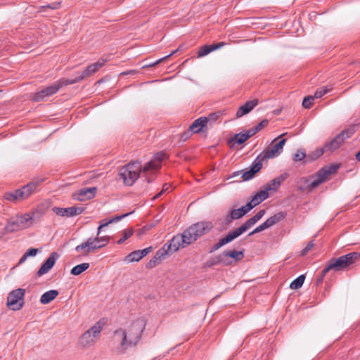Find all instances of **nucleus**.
<instances>
[{
  "label": "nucleus",
  "mask_w": 360,
  "mask_h": 360,
  "mask_svg": "<svg viewBox=\"0 0 360 360\" xmlns=\"http://www.w3.org/2000/svg\"><path fill=\"white\" fill-rule=\"evenodd\" d=\"M146 322L144 318L141 317L131 322L126 330L119 329L114 333L115 341L120 343L117 347L119 353H124L125 350L135 347L140 340Z\"/></svg>",
  "instance_id": "1"
},
{
  "label": "nucleus",
  "mask_w": 360,
  "mask_h": 360,
  "mask_svg": "<svg viewBox=\"0 0 360 360\" xmlns=\"http://www.w3.org/2000/svg\"><path fill=\"white\" fill-rule=\"evenodd\" d=\"M131 213L132 212H129L120 216H117L112 217L108 221H106L105 219L102 220L101 221L100 226L98 227L96 237L89 238L86 240L77 245L75 248V250L78 252H80L82 255H87L91 252H94L97 250L105 247L108 243L110 237L108 236H99L101 229L108 226L110 224L119 221Z\"/></svg>",
  "instance_id": "2"
},
{
  "label": "nucleus",
  "mask_w": 360,
  "mask_h": 360,
  "mask_svg": "<svg viewBox=\"0 0 360 360\" xmlns=\"http://www.w3.org/2000/svg\"><path fill=\"white\" fill-rule=\"evenodd\" d=\"M359 256V254L356 252H351L337 259L330 260L328 265L323 270L322 275L324 276L330 270L335 271L344 270L353 264L358 259Z\"/></svg>",
  "instance_id": "3"
},
{
  "label": "nucleus",
  "mask_w": 360,
  "mask_h": 360,
  "mask_svg": "<svg viewBox=\"0 0 360 360\" xmlns=\"http://www.w3.org/2000/svg\"><path fill=\"white\" fill-rule=\"evenodd\" d=\"M141 163L139 162H130L123 166L119 172V176L122 179L124 184L131 186L138 179L140 175Z\"/></svg>",
  "instance_id": "4"
},
{
  "label": "nucleus",
  "mask_w": 360,
  "mask_h": 360,
  "mask_svg": "<svg viewBox=\"0 0 360 360\" xmlns=\"http://www.w3.org/2000/svg\"><path fill=\"white\" fill-rule=\"evenodd\" d=\"M103 326L104 323L101 321L96 322L81 335L79 345L83 348H89L94 346L100 336Z\"/></svg>",
  "instance_id": "5"
},
{
  "label": "nucleus",
  "mask_w": 360,
  "mask_h": 360,
  "mask_svg": "<svg viewBox=\"0 0 360 360\" xmlns=\"http://www.w3.org/2000/svg\"><path fill=\"white\" fill-rule=\"evenodd\" d=\"M35 214V212H32V214L26 213L11 218L6 226V230L10 232H13L30 227L34 221Z\"/></svg>",
  "instance_id": "6"
},
{
  "label": "nucleus",
  "mask_w": 360,
  "mask_h": 360,
  "mask_svg": "<svg viewBox=\"0 0 360 360\" xmlns=\"http://www.w3.org/2000/svg\"><path fill=\"white\" fill-rule=\"evenodd\" d=\"M75 80H70L69 79H61L49 86H47L32 96V100L35 102H39L44 100L46 98L49 97L56 93L65 85L75 84Z\"/></svg>",
  "instance_id": "7"
},
{
  "label": "nucleus",
  "mask_w": 360,
  "mask_h": 360,
  "mask_svg": "<svg viewBox=\"0 0 360 360\" xmlns=\"http://www.w3.org/2000/svg\"><path fill=\"white\" fill-rule=\"evenodd\" d=\"M338 168L339 166L337 165H330L329 166L324 167L321 168L317 172L316 176L313 177L314 179L312 181L305 179L304 182L307 184V186L310 190H312L328 180L329 176L335 172Z\"/></svg>",
  "instance_id": "8"
},
{
  "label": "nucleus",
  "mask_w": 360,
  "mask_h": 360,
  "mask_svg": "<svg viewBox=\"0 0 360 360\" xmlns=\"http://www.w3.org/2000/svg\"><path fill=\"white\" fill-rule=\"evenodd\" d=\"M286 134V133L281 134L278 138L275 139L271 144L262 152L257 157L262 161H266L269 159H271L278 156L283 151V146L285 144L286 139H283L279 141L278 143H275L276 141Z\"/></svg>",
  "instance_id": "9"
},
{
  "label": "nucleus",
  "mask_w": 360,
  "mask_h": 360,
  "mask_svg": "<svg viewBox=\"0 0 360 360\" xmlns=\"http://www.w3.org/2000/svg\"><path fill=\"white\" fill-rule=\"evenodd\" d=\"M192 228L188 226L183 231L181 234L176 235L173 237V247L176 249L184 248L196 241L198 238L195 234Z\"/></svg>",
  "instance_id": "10"
},
{
  "label": "nucleus",
  "mask_w": 360,
  "mask_h": 360,
  "mask_svg": "<svg viewBox=\"0 0 360 360\" xmlns=\"http://www.w3.org/2000/svg\"><path fill=\"white\" fill-rule=\"evenodd\" d=\"M25 290L18 288L11 291L7 297V306L13 311L20 310L24 304Z\"/></svg>",
  "instance_id": "11"
},
{
  "label": "nucleus",
  "mask_w": 360,
  "mask_h": 360,
  "mask_svg": "<svg viewBox=\"0 0 360 360\" xmlns=\"http://www.w3.org/2000/svg\"><path fill=\"white\" fill-rule=\"evenodd\" d=\"M251 210V206L245 205L240 208L233 209L224 217L221 221L223 226H229L233 220L238 219L245 216L248 212Z\"/></svg>",
  "instance_id": "12"
},
{
  "label": "nucleus",
  "mask_w": 360,
  "mask_h": 360,
  "mask_svg": "<svg viewBox=\"0 0 360 360\" xmlns=\"http://www.w3.org/2000/svg\"><path fill=\"white\" fill-rule=\"evenodd\" d=\"M354 133L352 129H346L342 131L339 135L335 136L328 145L325 146L326 148H328L330 150H335L338 149L344 141L349 138Z\"/></svg>",
  "instance_id": "13"
},
{
  "label": "nucleus",
  "mask_w": 360,
  "mask_h": 360,
  "mask_svg": "<svg viewBox=\"0 0 360 360\" xmlns=\"http://www.w3.org/2000/svg\"><path fill=\"white\" fill-rule=\"evenodd\" d=\"M244 257L243 251H225L219 256V261L226 265L231 264L229 259H233L235 262L241 260Z\"/></svg>",
  "instance_id": "14"
},
{
  "label": "nucleus",
  "mask_w": 360,
  "mask_h": 360,
  "mask_svg": "<svg viewBox=\"0 0 360 360\" xmlns=\"http://www.w3.org/2000/svg\"><path fill=\"white\" fill-rule=\"evenodd\" d=\"M191 227L192 228L191 231H193L199 238L212 229L213 224L209 221H202L191 225Z\"/></svg>",
  "instance_id": "15"
},
{
  "label": "nucleus",
  "mask_w": 360,
  "mask_h": 360,
  "mask_svg": "<svg viewBox=\"0 0 360 360\" xmlns=\"http://www.w3.org/2000/svg\"><path fill=\"white\" fill-rule=\"evenodd\" d=\"M52 210L58 216L73 217L82 214L84 209L82 207L72 206L67 208L54 207Z\"/></svg>",
  "instance_id": "16"
},
{
  "label": "nucleus",
  "mask_w": 360,
  "mask_h": 360,
  "mask_svg": "<svg viewBox=\"0 0 360 360\" xmlns=\"http://www.w3.org/2000/svg\"><path fill=\"white\" fill-rule=\"evenodd\" d=\"M265 210H261L255 216L247 220L240 226L235 229L239 235H242L243 233L247 231L248 229L252 228L261 218L264 215Z\"/></svg>",
  "instance_id": "17"
},
{
  "label": "nucleus",
  "mask_w": 360,
  "mask_h": 360,
  "mask_svg": "<svg viewBox=\"0 0 360 360\" xmlns=\"http://www.w3.org/2000/svg\"><path fill=\"white\" fill-rule=\"evenodd\" d=\"M96 188H84L79 190L72 195L75 200L78 201H85L93 198L96 193Z\"/></svg>",
  "instance_id": "18"
},
{
  "label": "nucleus",
  "mask_w": 360,
  "mask_h": 360,
  "mask_svg": "<svg viewBox=\"0 0 360 360\" xmlns=\"http://www.w3.org/2000/svg\"><path fill=\"white\" fill-rule=\"evenodd\" d=\"M38 186V182H30L22 186L21 188L17 189V194L18 195L20 200H26L31 196L35 192Z\"/></svg>",
  "instance_id": "19"
},
{
  "label": "nucleus",
  "mask_w": 360,
  "mask_h": 360,
  "mask_svg": "<svg viewBox=\"0 0 360 360\" xmlns=\"http://www.w3.org/2000/svg\"><path fill=\"white\" fill-rule=\"evenodd\" d=\"M58 258V255L55 252H52L41 266L37 273V275L38 276H41L48 273L53 268Z\"/></svg>",
  "instance_id": "20"
},
{
  "label": "nucleus",
  "mask_w": 360,
  "mask_h": 360,
  "mask_svg": "<svg viewBox=\"0 0 360 360\" xmlns=\"http://www.w3.org/2000/svg\"><path fill=\"white\" fill-rule=\"evenodd\" d=\"M166 158V154L164 153H157L154 158L148 162L143 168V172H146L150 170H157L161 167V162Z\"/></svg>",
  "instance_id": "21"
},
{
  "label": "nucleus",
  "mask_w": 360,
  "mask_h": 360,
  "mask_svg": "<svg viewBox=\"0 0 360 360\" xmlns=\"http://www.w3.org/2000/svg\"><path fill=\"white\" fill-rule=\"evenodd\" d=\"M179 249H176L173 247V238L169 241V244H165L163 245L162 248H161L160 250H158L155 255L154 257V262L156 261H161L163 259L166 255H171L175 252H176Z\"/></svg>",
  "instance_id": "22"
},
{
  "label": "nucleus",
  "mask_w": 360,
  "mask_h": 360,
  "mask_svg": "<svg viewBox=\"0 0 360 360\" xmlns=\"http://www.w3.org/2000/svg\"><path fill=\"white\" fill-rule=\"evenodd\" d=\"M262 161L257 157V158L255 160V161L252 162L251 168L243 172V179L244 181H248L251 179L256 173H257L262 167Z\"/></svg>",
  "instance_id": "23"
},
{
  "label": "nucleus",
  "mask_w": 360,
  "mask_h": 360,
  "mask_svg": "<svg viewBox=\"0 0 360 360\" xmlns=\"http://www.w3.org/2000/svg\"><path fill=\"white\" fill-rule=\"evenodd\" d=\"M239 236L240 235L236 229L230 231L225 237L221 238L219 241L212 247L210 252L217 250L223 245L231 242Z\"/></svg>",
  "instance_id": "24"
},
{
  "label": "nucleus",
  "mask_w": 360,
  "mask_h": 360,
  "mask_svg": "<svg viewBox=\"0 0 360 360\" xmlns=\"http://www.w3.org/2000/svg\"><path fill=\"white\" fill-rule=\"evenodd\" d=\"M258 104V101L254 99L246 102L244 105L240 106L236 112V117L240 118L243 115L249 113L255 106Z\"/></svg>",
  "instance_id": "25"
},
{
  "label": "nucleus",
  "mask_w": 360,
  "mask_h": 360,
  "mask_svg": "<svg viewBox=\"0 0 360 360\" xmlns=\"http://www.w3.org/2000/svg\"><path fill=\"white\" fill-rule=\"evenodd\" d=\"M269 198V193L267 191L262 190L259 192H258L252 198V200L247 203V205L251 206V210H252L255 206L260 204L262 202H263L264 200Z\"/></svg>",
  "instance_id": "26"
},
{
  "label": "nucleus",
  "mask_w": 360,
  "mask_h": 360,
  "mask_svg": "<svg viewBox=\"0 0 360 360\" xmlns=\"http://www.w3.org/2000/svg\"><path fill=\"white\" fill-rule=\"evenodd\" d=\"M226 44L224 42H219L218 44H211V45H205L200 48L198 52V57H203L212 51L219 49L224 46Z\"/></svg>",
  "instance_id": "27"
},
{
  "label": "nucleus",
  "mask_w": 360,
  "mask_h": 360,
  "mask_svg": "<svg viewBox=\"0 0 360 360\" xmlns=\"http://www.w3.org/2000/svg\"><path fill=\"white\" fill-rule=\"evenodd\" d=\"M205 121V117H200V118L195 120L190 126V130H191L193 133L200 132L203 127H207Z\"/></svg>",
  "instance_id": "28"
},
{
  "label": "nucleus",
  "mask_w": 360,
  "mask_h": 360,
  "mask_svg": "<svg viewBox=\"0 0 360 360\" xmlns=\"http://www.w3.org/2000/svg\"><path fill=\"white\" fill-rule=\"evenodd\" d=\"M58 295V292L56 290H51L44 292L40 298V302L42 304H48L53 300Z\"/></svg>",
  "instance_id": "29"
},
{
  "label": "nucleus",
  "mask_w": 360,
  "mask_h": 360,
  "mask_svg": "<svg viewBox=\"0 0 360 360\" xmlns=\"http://www.w3.org/2000/svg\"><path fill=\"white\" fill-rule=\"evenodd\" d=\"M97 71L96 65H94V64H91L89 65L86 69L82 73V75L72 80H75V83H77L82 79H83L85 77H88L95 73Z\"/></svg>",
  "instance_id": "30"
},
{
  "label": "nucleus",
  "mask_w": 360,
  "mask_h": 360,
  "mask_svg": "<svg viewBox=\"0 0 360 360\" xmlns=\"http://www.w3.org/2000/svg\"><path fill=\"white\" fill-rule=\"evenodd\" d=\"M222 115V113L219 111L216 112H212L208 115V116L205 117V124L206 126H210L212 127L215 122L220 117V116Z\"/></svg>",
  "instance_id": "31"
},
{
  "label": "nucleus",
  "mask_w": 360,
  "mask_h": 360,
  "mask_svg": "<svg viewBox=\"0 0 360 360\" xmlns=\"http://www.w3.org/2000/svg\"><path fill=\"white\" fill-rule=\"evenodd\" d=\"M89 267V263H82V264H78V265L74 266L71 269L70 273L72 275L78 276V275H80L84 271H85Z\"/></svg>",
  "instance_id": "32"
},
{
  "label": "nucleus",
  "mask_w": 360,
  "mask_h": 360,
  "mask_svg": "<svg viewBox=\"0 0 360 360\" xmlns=\"http://www.w3.org/2000/svg\"><path fill=\"white\" fill-rule=\"evenodd\" d=\"M324 153L323 148H316L315 150L309 153L307 157V162H310L321 157Z\"/></svg>",
  "instance_id": "33"
},
{
  "label": "nucleus",
  "mask_w": 360,
  "mask_h": 360,
  "mask_svg": "<svg viewBox=\"0 0 360 360\" xmlns=\"http://www.w3.org/2000/svg\"><path fill=\"white\" fill-rule=\"evenodd\" d=\"M285 215L282 212L277 213L271 217H269L268 219H266L265 221L266 224H268L269 227L272 226L275 224L280 221L281 219L284 218Z\"/></svg>",
  "instance_id": "34"
},
{
  "label": "nucleus",
  "mask_w": 360,
  "mask_h": 360,
  "mask_svg": "<svg viewBox=\"0 0 360 360\" xmlns=\"http://www.w3.org/2000/svg\"><path fill=\"white\" fill-rule=\"evenodd\" d=\"M307 157L305 152L302 149H298L296 152L292 155V160L294 162H300L305 160V162H307Z\"/></svg>",
  "instance_id": "35"
},
{
  "label": "nucleus",
  "mask_w": 360,
  "mask_h": 360,
  "mask_svg": "<svg viewBox=\"0 0 360 360\" xmlns=\"http://www.w3.org/2000/svg\"><path fill=\"white\" fill-rule=\"evenodd\" d=\"M305 276L304 275H300L296 279H295L290 285L291 289L297 290L300 288L304 281Z\"/></svg>",
  "instance_id": "36"
},
{
  "label": "nucleus",
  "mask_w": 360,
  "mask_h": 360,
  "mask_svg": "<svg viewBox=\"0 0 360 360\" xmlns=\"http://www.w3.org/2000/svg\"><path fill=\"white\" fill-rule=\"evenodd\" d=\"M4 198L6 200H8L12 202H15L18 201H21L18 195L17 194V191H14L13 192H8L4 194Z\"/></svg>",
  "instance_id": "37"
},
{
  "label": "nucleus",
  "mask_w": 360,
  "mask_h": 360,
  "mask_svg": "<svg viewBox=\"0 0 360 360\" xmlns=\"http://www.w3.org/2000/svg\"><path fill=\"white\" fill-rule=\"evenodd\" d=\"M141 259L142 257H141L140 250L133 251L127 257L129 262H138Z\"/></svg>",
  "instance_id": "38"
},
{
  "label": "nucleus",
  "mask_w": 360,
  "mask_h": 360,
  "mask_svg": "<svg viewBox=\"0 0 360 360\" xmlns=\"http://www.w3.org/2000/svg\"><path fill=\"white\" fill-rule=\"evenodd\" d=\"M248 139L245 136V133H239V134L235 135V136L231 140V141L233 142V144L234 143L242 144Z\"/></svg>",
  "instance_id": "39"
},
{
  "label": "nucleus",
  "mask_w": 360,
  "mask_h": 360,
  "mask_svg": "<svg viewBox=\"0 0 360 360\" xmlns=\"http://www.w3.org/2000/svg\"><path fill=\"white\" fill-rule=\"evenodd\" d=\"M38 252V250L35 248H30L20 258L19 263L24 262L28 257H34Z\"/></svg>",
  "instance_id": "40"
},
{
  "label": "nucleus",
  "mask_w": 360,
  "mask_h": 360,
  "mask_svg": "<svg viewBox=\"0 0 360 360\" xmlns=\"http://www.w3.org/2000/svg\"><path fill=\"white\" fill-rule=\"evenodd\" d=\"M133 234L131 229H125L122 231V237L117 240L118 244H122L126 240L131 237Z\"/></svg>",
  "instance_id": "41"
},
{
  "label": "nucleus",
  "mask_w": 360,
  "mask_h": 360,
  "mask_svg": "<svg viewBox=\"0 0 360 360\" xmlns=\"http://www.w3.org/2000/svg\"><path fill=\"white\" fill-rule=\"evenodd\" d=\"M330 91V89L327 88L326 86H323L318 90L314 94V98H319L328 92Z\"/></svg>",
  "instance_id": "42"
},
{
  "label": "nucleus",
  "mask_w": 360,
  "mask_h": 360,
  "mask_svg": "<svg viewBox=\"0 0 360 360\" xmlns=\"http://www.w3.org/2000/svg\"><path fill=\"white\" fill-rule=\"evenodd\" d=\"M280 186L277 182L274 179L271 180L266 186L265 191H276Z\"/></svg>",
  "instance_id": "43"
},
{
  "label": "nucleus",
  "mask_w": 360,
  "mask_h": 360,
  "mask_svg": "<svg viewBox=\"0 0 360 360\" xmlns=\"http://www.w3.org/2000/svg\"><path fill=\"white\" fill-rule=\"evenodd\" d=\"M269 228L268 226V224H266V221L258 226L257 228H255L252 232L249 233V236H252L255 233L261 232L266 229Z\"/></svg>",
  "instance_id": "44"
},
{
  "label": "nucleus",
  "mask_w": 360,
  "mask_h": 360,
  "mask_svg": "<svg viewBox=\"0 0 360 360\" xmlns=\"http://www.w3.org/2000/svg\"><path fill=\"white\" fill-rule=\"evenodd\" d=\"M314 101V97L311 96L305 97L302 101V106L304 108H310Z\"/></svg>",
  "instance_id": "45"
},
{
  "label": "nucleus",
  "mask_w": 360,
  "mask_h": 360,
  "mask_svg": "<svg viewBox=\"0 0 360 360\" xmlns=\"http://www.w3.org/2000/svg\"><path fill=\"white\" fill-rule=\"evenodd\" d=\"M60 6V2L59 1H55V2H53L51 4H47L46 6H43L41 7V9H44L45 8H51L52 10H56V9H58Z\"/></svg>",
  "instance_id": "46"
},
{
  "label": "nucleus",
  "mask_w": 360,
  "mask_h": 360,
  "mask_svg": "<svg viewBox=\"0 0 360 360\" xmlns=\"http://www.w3.org/2000/svg\"><path fill=\"white\" fill-rule=\"evenodd\" d=\"M288 177V173H283L281 174L279 176L274 179V180L280 186L282 182H283Z\"/></svg>",
  "instance_id": "47"
},
{
  "label": "nucleus",
  "mask_w": 360,
  "mask_h": 360,
  "mask_svg": "<svg viewBox=\"0 0 360 360\" xmlns=\"http://www.w3.org/2000/svg\"><path fill=\"white\" fill-rule=\"evenodd\" d=\"M177 51V50H175L174 51H172L170 54H169L168 56L164 57V58H162L159 60H158L156 62H155L154 63H150L149 65H146L145 67H153L155 65H156L157 64L160 63V62H162V60H164L165 58L169 57L170 56L173 55L174 53H175Z\"/></svg>",
  "instance_id": "48"
},
{
  "label": "nucleus",
  "mask_w": 360,
  "mask_h": 360,
  "mask_svg": "<svg viewBox=\"0 0 360 360\" xmlns=\"http://www.w3.org/2000/svg\"><path fill=\"white\" fill-rule=\"evenodd\" d=\"M314 246V244L313 242H309L307 246L302 250V255H306L309 250H311L313 247Z\"/></svg>",
  "instance_id": "49"
},
{
  "label": "nucleus",
  "mask_w": 360,
  "mask_h": 360,
  "mask_svg": "<svg viewBox=\"0 0 360 360\" xmlns=\"http://www.w3.org/2000/svg\"><path fill=\"white\" fill-rule=\"evenodd\" d=\"M268 124V121L266 120H262L257 126L255 128L257 129V131H260L262 128L265 127Z\"/></svg>",
  "instance_id": "50"
},
{
  "label": "nucleus",
  "mask_w": 360,
  "mask_h": 360,
  "mask_svg": "<svg viewBox=\"0 0 360 360\" xmlns=\"http://www.w3.org/2000/svg\"><path fill=\"white\" fill-rule=\"evenodd\" d=\"M257 129H255V128H252L248 131H246L245 132H244L245 134V136H247L248 139L252 137L253 135H255L256 133H257Z\"/></svg>",
  "instance_id": "51"
},
{
  "label": "nucleus",
  "mask_w": 360,
  "mask_h": 360,
  "mask_svg": "<svg viewBox=\"0 0 360 360\" xmlns=\"http://www.w3.org/2000/svg\"><path fill=\"white\" fill-rule=\"evenodd\" d=\"M105 63V60L103 58H100L96 63H93L94 65H96V70H98L101 68Z\"/></svg>",
  "instance_id": "52"
},
{
  "label": "nucleus",
  "mask_w": 360,
  "mask_h": 360,
  "mask_svg": "<svg viewBox=\"0 0 360 360\" xmlns=\"http://www.w3.org/2000/svg\"><path fill=\"white\" fill-rule=\"evenodd\" d=\"M105 63V60L103 58H100L96 63H93L94 65H96V70H98L101 68Z\"/></svg>",
  "instance_id": "53"
},
{
  "label": "nucleus",
  "mask_w": 360,
  "mask_h": 360,
  "mask_svg": "<svg viewBox=\"0 0 360 360\" xmlns=\"http://www.w3.org/2000/svg\"><path fill=\"white\" fill-rule=\"evenodd\" d=\"M151 250H152V248L151 247H148V248H145L143 250H140L141 257H142V258H143V257L147 255L149 252H150Z\"/></svg>",
  "instance_id": "54"
},
{
  "label": "nucleus",
  "mask_w": 360,
  "mask_h": 360,
  "mask_svg": "<svg viewBox=\"0 0 360 360\" xmlns=\"http://www.w3.org/2000/svg\"><path fill=\"white\" fill-rule=\"evenodd\" d=\"M168 188H169V186H167V184H165V185L163 186V188H162V191H161V192H160L159 193H158L156 195H155V196L153 197V199H156V198H159V197L162 195V193L163 192H165V191H167V190H168Z\"/></svg>",
  "instance_id": "55"
},
{
  "label": "nucleus",
  "mask_w": 360,
  "mask_h": 360,
  "mask_svg": "<svg viewBox=\"0 0 360 360\" xmlns=\"http://www.w3.org/2000/svg\"><path fill=\"white\" fill-rule=\"evenodd\" d=\"M356 158L360 162V150L356 154Z\"/></svg>",
  "instance_id": "56"
},
{
  "label": "nucleus",
  "mask_w": 360,
  "mask_h": 360,
  "mask_svg": "<svg viewBox=\"0 0 360 360\" xmlns=\"http://www.w3.org/2000/svg\"><path fill=\"white\" fill-rule=\"evenodd\" d=\"M131 72H132V71H130V72H123L122 74L128 75V74H130Z\"/></svg>",
  "instance_id": "57"
}]
</instances>
